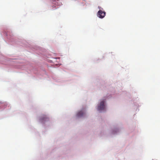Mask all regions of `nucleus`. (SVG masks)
Wrapping results in <instances>:
<instances>
[{
    "label": "nucleus",
    "mask_w": 160,
    "mask_h": 160,
    "mask_svg": "<svg viewBox=\"0 0 160 160\" xmlns=\"http://www.w3.org/2000/svg\"><path fill=\"white\" fill-rule=\"evenodd\" d=\"M106 12H105L101 10H99L97 16L101 18H103L105 16Z\"/></svg>",
    "instance_id": "obj_1"
},
{
    "label": "nucleus",
    "mask_w": 160,
    "mask_h": 160,
    "mask_svg": "<svg viewBox=\"0 0 160 160\" xmlns=\"http://www.w3.org/2000/svg\"><path fill=\"white\" fill-rule=\"evenodd\" d=\"M105 108L104 101H102L100 102L99 105L98 106V111H101L104 110Z\"/></svg>",
    "instance_id": "obj_2"
},
{
    "label": "nucleus",
    "mask_w": 160,
    "mask_h": 160,
    "mask_svg": "<svg viewBox=\"0 0 160 160\" xmlns=\"http://www.w3.org/2000/svg\"><path fill=\"white\" fill-rule=\"evenodd\" d=\"M84 114V112L82 111H81L77 114V116L78 118L81 117L83 116Z\"/></svg>",
    "instance_id": "obj_3"
},
{
    "label": "nucleus",
    "mask_w": 160,
    "mask_h": 160,
    "mask_svg": "<svg viewBox=\"0 0 160 160\" xmlns=\"http://www.w3.org/2000/svg\"><path fill=\"white\" fill-rule=\"evenodd\" d=\"M48 120V118L47 117V116L46 115H43L42 117L40 119V121L41 122H43V121L45 120Z\"/></svg>",
    "instance_id": "obj_4"
},
{
    "label": "nucleus",
    "mask_w": 160,
    "mask_h": 160,
    "mask_svg": "<svg viewBox=\"0 0 160 160\" xmlns=\"http://www.w3.org/2000/svg\"><path fill=\"white\" fill-rule=\"evenodd\" d=\"M98 8L100 9H101V8L99 6H98Z\"/></svg>",
    "instance_id": "obj_5"
}]
</instances>
